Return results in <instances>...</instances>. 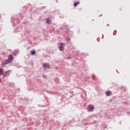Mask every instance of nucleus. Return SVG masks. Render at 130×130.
Instances as JSON below:
<instances>
[{
	"mask_svg": "<svg viewBox=\"0 0 130 130\" xmlns=\"http://www.w3.org/2000/svg\"><path fill=\"white\" fill-rule=\"evenodd\" d=\"M13 60H14V56H13V55L10 54L8 56V58L5 60L3 64H8V63H11Z\"/></svg>",
	"mask_w": 130,
	"mask_h": 130,
	"instance_id": "obj_1",
	"label": "nucleus"
},
{
	"mask_svg": "<svg viewBox=\"0 0 130 130\" xmlns=\"http://www.w3.org/2000/svg\"><path fill=\"white\" fill-rule=\"evenodd\" d=\"M43 67L45 70H47L48 69H50V66H49V64L45 63L44 64H43Z\"/></svg>",
	"mask_w": 130,
	"mask_h": 130,
	"instance_id": "obj_2",
	"label": "nucleus"
},
{
	"mask_svg": "<svg viewBox=\"0 0 130 130\" xmlns=\"http://www.w3.org/2000/svg\"><path fill=\"white\" fill-rule=\"evenodd\" d=\"M4 75V69L3 68L0 69V76H3Z\"/></svg>",
	"mask_w": 130,
	"mask_h": 130,
	"instance_id": "obj_3",
	"label": "nucleus"
},
{
	"mask_svg": "<svg viewBox=\"0 0 130 130\" xmlns=\"http://www.w3.org/2000/svg\"><path fill=\"white\" fill-rule=\"evenodd\" d=\"M19 54V50H16L14 51L13 53V55H17V54Z\"/></svg>",
	"mask_w": 130,
	"mask_h": 130,
	"instance_id": "obj_4",
	"label": "nucleus"
},
{
	"mask_svg": "<svg viewBox=\"0 0 130 130\" xmlns=\"http://www.w3.org/2000/svg\"><path fill=\"white\" fill-rule=\"evenodd\" d=\"M111 94V91H108L106 93V96H110V95Z\"/></svg>",
	"mask_w": 130,
	"mask_h": 130,
	"instance_id": "obj_5",
	"label": "nucleus"
},
{
	"mask_svg": "<svg viewBox=\"0 0 130 130\" xmlns=\"http://www.w3.org/2000/svg\"><path fill=\"white\" fill-rule=\"evenodd\" d=\"M88 108L90 110V111H92L93 110V109H94V106H91V107L89 106Z\"/></svg>",
	"mask_w": 130,
	"mask_h": 130,
	"instance_id": "obj_6",
	"label": "nucleus"
},
{
	"mask_svg": "<svg viewBox=\"0 0 130 130\" xmlns=\"http://www.w3.org/2000/svg\"><path fill=\"white\" fill-rule=\"evenodd\" d=\"M9 72H11V71L9 70V71H8L5 72V75L4 76H3V78H6V77L7 76V74H8V73H9Z\"/></svg>",
	"mask_w": 130,
	"mask_h": 130,
	"instance_id": "obj_7",
	"label": "nucleus"
},
{
	"mask_svg": "<svg viewBox=\"0 0 130 130\" xmlns=\"http://www.w3.org/2000/svg\"><path fill=\"white\" fill-rule=\"evenodd\" d=\"M35 53H36V51H35V50H32L31 52V55H34V54H35Z\"/></svg>",
	"mask_w": 130,
	"mask_h": 130,
	"instance_id": "obj_8",
	"label": "nucleus"
},
{
	"mask_svg": "<svg viewBox=\"0 0 130 130\" xmlns=\"http://www.w3.org/2000/svg\"><path fill=\"white\" fill-rule=\"evenodd\" d=\"M79 4H80L79 2L75 3L74 4V7H77V6H78V5H79Z\"/></svg>",
	"mask_w": 130,
	"mask_h": 130,
	"instance_id": "obj_9",
	"label": "nucleus"
},
{
	"mask_svg": "<svg viewBox=\"0 0 130 130\" xmlns=\"http://www.w3.org/2000/svg\"><path fill=\"white\" fill-rule=\"evenodd\" d=\"M46 22L47 24H50V20H49V19H47Z\"/></svg>",
	"mask_w": 130,
	"mask_h": 130,
	"instance_id": "obj_10",
	"label": "nucleus"
},
{
	"mask_svg": "<svg viewBox=\"0 0 130 130\" xmlns=\"http://www.w3.org/2000/svg\"><path fill=\"white\" fill-rule=\"evenodd\" d=\"M63 45H64V43H61L60 47L62 48V46H63Z\"/></svg>",
	"mask_w": 130,
	"mask_h": 130,
	"instance_id": "obj_11",
	"label": "nucleus"
},
{
	"mask_svg": "<svg viewBox=\"0 0 130 130\" xmlns=\"http://www.w3.org/2000/svg\"><path fill=\"white\" fill-rule=\"evenodd\" d=\"M59 50L60 51H63V49L62 48H61V47H59Z\"/></svg>",
	"mask_w": 130,
	"mask_h": 130,
	"instance_id": "obj_12",
	"label": "nucleus"
},
{
	"mask_svg": "<svg viewBox=\"0 0 130 130\" xmlns=\"http://www.w3.org/2000/svg\"><path fill=\"white\" fill-rule=\"evenodd\" d=\"M128 115H130V112L127 113Z\"/></svg>",
	"mask_w": 130,
	"mask_h": 130,
	"instance_id": "obj_13",
	"label": "nucleus"
},
{
	"mask_svg": "<svg viewBox=\"0 0 130 130\" xmlns=\"http://www.w3.org/2000/svg\"><path fill=\"white\" fill-rule=\"evenodd\" d=\"M67 41H70V39H68L67 40Z\"/></svg>",
	"mask_w": 130,
	"mask_h": 130,
	"instance_id": "obj_14",
	"label": "nucleus"
},
{
	"mask_svg": "<svg viewBox=\"0 0 130 130\" xmlns=\"http://www.w3.org/2000/svg\"><path fill=\"white\" fill-rule=\"evenodd\" d=\"M70 58H71V57H68V59H70Z\"/></svg>",
	"mask_w": 130,
	"mask_h": 130,
	"instance_id": "obj_15",
	"label": "nucleus"
}]
</instances>
